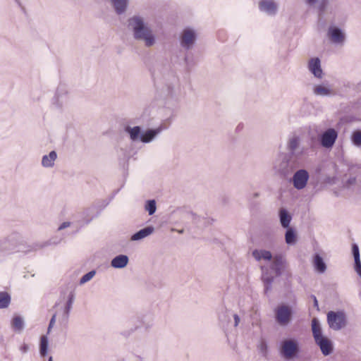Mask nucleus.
Wrapping results in <instances>:
<instances>
[{"instance_id":"nucleus-45","label":"nucleus","mask_w":361,"mask_h":361,"mask_svg":"<svg viewBox=\"0 0 361 361\" xmlns=\"http://www.w3.org/2000/svg\"><path fill=\"white\" fill-rule=\"evenodd\" d=\"M314 304L317 305V300L316 298H314Z\"/></svg>"},{"instance_id":"nucleus-8","label":"nucleus","mask_w":361,"mask_h":361,"mask_svg":"<svg viewBox=\"0 0 361 361\" xmlns=\"http://www.w3.org/2000/svg\"><path fill=\"white\" fill-rule=\"evenodd\" d=\"M197 39V34L195 30L190 27H185L180 35V46L185 49H190L193 47Z\"/></svg>"},{"instance_id":"nucleus-33","label":"nucleus","mask_w":361,"mask_h":361,"mask_svg":"<svg viewBox=\"0 0 361 361\" xmlns=\"http://www.w3.org/2000/svg\"><path fill=\"white\" fill-rule=\"evenodd\" d=\"M95 274L96 271L94 270L90 271L88 273L85 274L80 279V285H83L90 281V280H92L93 277L95 276Z\"/></svg>"},{"instance_id":"nucleus-18","label":"nucleus","mask_w":361,"mask_h":361,"mask_svg":"<svg viewBox=\"0 0 361 361\" xmlns=\"http://www.w3.org/2000/svg\"><path fill=\"white\" fill-rule=\"evenodd\" d=\"M161 131L160 128L156 129H148L140 136V141L144 143L152 142Z\"/></svg>"},{"instance_id":"nucleus-7","label":"nucleus","mask_w":361,"mask_h":361,"mask_svg":"<svg viewBox=\"0 0 361 361\" xmlns=\"http://www.w3.org/2000/svg\"><path fill=\"white\" fill-rule=\"evenodd\" d=\"M275 319L280 326H288L292 320L291 307L286 305L278 306L275 309Z\"/></svg>"},{"instance_id":"nucleus-24","label":"nucleus","mask_w":361,"mask_h":361,"mask_svg":"<svg viewBox=\"0 0 361 361\" xmlns=\"http://www.w3.org/2000/svg\"><path fill=\"white\" fill-rule=\"evenodd\" d=\"M312 263L315 270L318 273L323 274L326 271V265L323 258L319 254L314 255Z\"/></svg>"},{"instance_id":"nucleus-11","label":"nucleus","mask_w":361,"mask_h":361,"mask_svg":"<svg viewBox=\"0 0 361 361\" xmlns=\"http://www.w3.org/2000/svg\"><path fill=\"white\" fill-rule=\"evenodd\" d=\"M309 178V173L306 170L300 169L297 171L292 178L294 188L297 190L304 189L307 185Z\"/></svg>"},{"instance_id":"nucleus-28","label":"nucleus","mask_w":361,"mask_h":361,"mask_svg":"<svg viewBox=\"0 0 361 361\" xmlns=\"http://www.w3.org/2000/svg\"><path fill=\"white\" fill-rule=\"evenodd\" d=\"M25 323L23 319L20 316H15L11 321V326L15 331L21 332L24 329Z\"/></svg>"},{"instance_id":"nucleus-22","label":"nucleus","mask_w":361,"mask_h":361,"mask_svg":"<svg viewBox=\"0 0 361 361\" xmlns=\"http://www.w3.org/2000/svg\"><path fill=\"white\" fill-rule=\"evenodd\" d=\"M279 219L281 225L283 228H290V224L292 219V216L286 209L281 208L279 210Z\"/></svg>"},{"instance_id":"nucleus-46","label":"nucleus","mask_w":361,"mask_h":361,"mask_svg":"<svg viewBox=\"0 0 361 361\" xmlns=\"http://www.w3.org/2000/svg\"><path fill=\"white\" fill-rule=\"evenodd\" d=\"M49 361H53V358H52V357H51H51H49Z\"/></svg>"},{"instance_id":"nucleus-23","label":"nucleus","mask_w":361,"mask_h":361,"mask_svg":"<svg viewBox=\"0 0 361 361\" xmlns=\"http://www.w3.org/2000/svg\"><path fill=\"white\" fill-rule=\"evenodd\" d=\"M125 131L129 135L130 139L133 141H140L141 128L140 126H127L125 128Z\"/></svg>"},{"instance_id":"nucleus-3","label":"nucleus","mask_w":361,"mask_h":361,"mask_svg":"<svg viewBox=\"0 0 361 361\" xmlns=\"http://www.w3.org/2000/svg\"><path fill=\"white\" fill-rule=\"evenodd\" d=\"M299 352V342L295 338H285L280 342L279 353L284 359L293 360Z\"/></svg>"},{"instance_id":"nucleus-37","label":"nucleus","mask_w":361,"mask_h":361,"mask_svg":"<svg viewBox=\"0 0 361 361\" xmlns=\"http://www.w3.org/2000/svg\"><path fill=\"white\" fill-rule=\"evenodd\" d=\"M68 102V97L66 95H61L57 94L56 97V105L58 106H63L64 104H66Z\"/></svg>"},{"instance_id":"nucleus-13","label":"nucleus","mask_w":361,"mask_h":361,"mask_svg":"<svg viewBox=\"0 0 361 361\" xmlns=\"http://www.w3.org/2000/svg\"><path fill=\"white\" fill-rule=\"evenodd\" d=\"M259 8L262 12L273 16L278 12L279 4L274 0H261L259 2Z\"/></svg>"},{"instance_id":"nucleus-16","label":"nucleus","mask_w":361,"mask_h":361,"mask_svg":"<svg viewBox=\"0 0 361 361\" xmlns=\"http://www.w3.org/2000/svg\"><path fill=\"white\" fill-rule=\"evenodd\" d=\"M154 232V228L153 226H147L145 227L137 233H134L130 237V240L132 241H139L141 240L150 235H152Z\"/></svg>"},{"instance_id":"nucleus-32","label":"nucleus","mask_w":361,"mask_h":361,"mask_svg":"<svg viewBox=\"0 0 361 361\" xmlns=\"http://www.w3.org/2000/svg\"><path fill=\"white\" fill-rule=\"evenodd\" d=\"M145 210L148 212L149 215H152L155 213L157 207L156 202L154 200H147L145 206Z\"/></svg>"},{"instance_id":"nucleus-29","label":"nucleus","mask_w":361,"mask_h":361,"mask_svg":"<svg viewBox=\"0 0 361 361\" xmlns=\"http://www.w3.org/2000/svg\"><path fill=\"white\" fill-rule=\"evenodd\" d=\"M49 339L47 336L43 335L40 338L39 353L42 357H45L48 353Z\"/></svg>"},{"instance_id":"nucleus-17","label":"nucleus","mask_w":361,"mask_h":361,"mask_svg":"<svg viewBox=\"0 0 361 361\" xmlns=\"http://www.w3.org/2000/svg\"><path fill=\"white\" fill-rule=\"evenodd\" d=\"M252 255L257 261H271L274 258L270 251L264 249H256Z\"/></svg>"},{"instance_id":"nucleus-38","label":"nucleus","mask_w":361,"mask_h":361,"mask_svg":"<svg viewBox=\"0 0 361 361\" xmlns=\"http://www.w3.org/2000/svg\"><path fill=\"white\" fill-rule=\"evenodd\" d=\"M228 310L226 308H222L219 314V318L221 321H226L228 317Z\"/></svg>"},{"instance_id":"nucleus-5","label":"nucleus","mask_w":361,"mask_h":361,"mask_svg":"<svg viewBox=\"0 0 361 361\" xmlns=\"http://www.w3.org/2000/svg\"><path fill=\"white\" fill-rule=\"evenodd\" d=\"M276 170L283 176L290 173L296 167V161L291 154H282L274 166Z\"/></svg>"},{"instance_id":"nucleus-14","label":"nucleus","mask_w":361,"mask_h":361,"mask_svg":"<svg viewBox=\"0 0 361 361\" xmlns=\"http://www.w3.org/2000/svg\"><path fill=\"white\" fill-rule=\"evenodd\" d=\"M287 267V262L285 258L281 255H275L273 258V262L271 265L276 276L282 274L283 271Z\"/></svg>"},{"instance_id":"nucleus-30","label":"nucleus","mask_w":361,"mask_h":361,"mask_svg":"<svg viewBox=\"0 0 361 361\" xmlns=\"http://www.w3.org/2000/svg\"><path fill=\"white\" fill-rule=\"evenodd\" d=\"M285 240L286 243L288 245L295 244L296 242V235L295 233L292 228H287V231L285 234Z\"/></svg>"},{"instance_id":"nucleus-1","label":"nucleus","mask_w":361,"mask_h":361,"mask_svg":"<svg viewBox=\"0 0 361 361\" xmlns=\"http://www.w3.org/2000/svg\"><path fill=\"white\" fill-rule=\"evenodd\" d=\"M128 29L137 42L144 44L146 47H152L157 43V35L153 29L146 23L144 17L135 15L128 20Z\"/></svg>"},{"instance_id":"nucleus-25","label":"nucleus","mask_w":361,"mask_h":361,"mask_svg":"<svg viewBox=\"0 0 361 361\" xmlns=\"http://www.w3.org/2000/svg\"><path fill=\"white\" fill-rule=\"evenodd\" d=\"M352 251L355 260V271L357 274V275L361 278V262L360 259V252L359 247L356 244L353 245Z\"/></svg>"},{"instance_id":"nucleus-34","label":"nucleus","mask_w":361,"mask_h":361,"mask_svg":"<svg viewBox=\"0 0 361 361\" xmlns=\"http://www.w3.org/2000/svg\"><path fill=\"white\" fill-rule=\"evenodd\" d=\"M351 140L355 145L361 146V130L354 131Z\"/></svg>"},{"instance_id":"nucleus-20","label":"nucleus","mask_w":361,"mask_h":361,"mask_svg":"<svg viewBox=\"0 0 361 361\" xmlns=\"http://www.w3.org/2000/svg\"><path fill=\"white\" fill-rule=\"evenodd\" d=\"M110 1L117 14L121 15L126 11L128 0H110Z\"/></svg>"},{"instance_id":"nucleus-39","label":"nucleus","mask_w":361,"mask_h":361,"mask_svg":"<svg viewBox=\"0 0 361 361\" xmlns=\"http://www.w3.org/2000/svg\"><path fill=\"white\" fill-rule=\"evenodd\" d=\"M29 345L26 343H23L20 347V350L22 353H26L28 352L29 350Z\"/></svg>"},{"instance_id":"nucleus-21","label":"nucleus","mask_w":361,"mask_h":361,"mask_svg":"<svg viewBox=\"0 0 361 361\" xmlns=\"http://www.w3.org/2000/svg\"><path fill=\"white\" fill-rule=\"evenodd\" d=\"M56 158V152L55 151H51L49 154H46L42 157V165L45 168H51L54 166V162Z\"/></svg>"},{"instance_id":"nucleus-12","label":"nucleus","mask_w":361,"mask_h":361,"mask_svg":"<svg viewBox=\"0 0 361 361\" xmlns=\"http://www.w3.org/2000/svg\"><path fill=\"white\" fill-rule=\"evenodd\" d=\"M300 138L298 135H292L289 137L287 147L290 151L291 155L298 157L304 153V147L300 145Z\"/></svg>"},{"instance_id":"nucleus-6","label":"nucleus","mask_w":361,"mask_h":361,"mask_svg":"<svg viewBox=\"0 0 361 361\" xmlns=\"http://www.w3.org/2000/svg\"><path fill=\"white\" fill-rule=\"evenodd\" d=\"M326 37L332 44L338 47H343L347 38L345 31L334 25H331L328 27Z\"/></svg>"},{"instance_id":"nucleus-44","label":"nucleus","mask_w":361,"mask_h":361,"mask_svg":"<svg viewBox=\"0 0 361 361\" xmlns=\"http://www.w3.org/2000/svg\"><path fill=\"white\" fill-rule=\"evenodd\" d=\"M52 327H50V326L49 325L48 326V329H47V333L49 334L51 330Z\"/></svg>"},{"instance_id":"nucleus-42","label":"nucleus","mask_w":361,"mask_h":361,"mask_svg":"<svg viewBox=\"0 0 361 361\" xmlns=\"http://www.w3.org/2000/svg\"><path fill=\"white\" fill-rule=\"evenodd\" d=\"M56 314H54L52 316V317H51V320L49 322V325L50 326V327H53L54 326V324L56 322Z\"/></svg>"},{"instance_id":"nucleus-10","label":"nucleus","mask_w":361,"mask_h":361,"mask_svg":"<svg viewBox=\"0 0 361 361\" xmlns=\"http://www.w3.org/2000/svg\"><path fill=\"white\" fill-rule=\"evenodd\" d=\"M312 90L313 94L317 97H330L336 94V92L332 85L328 82H322L313 85Z\"/></svg>"},{"instance_id":"nucleus-26","label":"nucleus","mask_w":361,"mask_h":361,"mask_svg":"<svg viewBox=\"0 0 361 361\" xmlns=\"http://www.w3.org/2000/svg\"><path fill=\"white\" fill-rule=\"evenodd\" d=\"M262 279L264 284L265 291L267 292L271 290V283L274 281V276H271L269 274V271H268L267 268H266L264 267H262Z\"/></svg>"},{"instance_id":"nucleus-4","label":"nucleus","mask_w":361,"mask_h":361,"mask_svg":"<svg viewBox=\"0 0 361 361\" xmlns=\"http://www.w3.org/2000/svg\"><path fill=\"white\" fill-rule=\"evenodd\" d=\"M326 319L329 328L334 331H339L347 325V317L343 311H330Z\"/></svg>"},{"instance_id":"nucleus-9","label":"nucleus","mask_w":361,"mask_h":361,"mask_svg":"<svg viewBox=\"0 0 361 361\" xmlns=\"http://www.w3.org/2000/svg\"><path fill=\"white\" fill-rule=\"evenodd\" d=\"M338 135V133L336 129L329 128L320 134L319 143L323 147L331 149L334 145Z\"/></svg>"},{"instance_id":"nucleus-19","label":"nucleus","mask_w":361,"mask_h":361,"mask_svg":"<svg viewBox=\"0 0 361 361\" xmlns=\"http://www.w3.org/2000/svg\"><path fill=\"white\" fill-rule=\"evenodd\" d=\"M129 258L127 255H119L111 260V265L116 269H123L127 266Z\"/></svg>"},{"instance_id":"nucleus-43","label":"nucleus","mask_w":361,"mask_h":361,"mask_svg":"<svg viewBox=\"0 0 361 361\" xmlns=\"http://www.w3.org/2000/svg\"><path fill=\"white\" fill-rule=\"evenodd\" d=\"M355 183V178H350L348 180V183L350 184V185L354 184Z\"/></svg>"},{"instance_id":"nucleus-15","label":"nucleus","mask_w":361,"mask_h":361,"mask_svg":"<svg viewBox=\"0 0 361 361\" xmlns=\"http://www.w3.org/2000/svg\"><path fill=\"white\" fill-rule=\"evenodd\" d=\"M308 70L317 78L321 79L323 77V71L319 58H313L309 61Z\"/></svg>"},{"instance_id":"nucleus-2","label":"nucleus","mask_w":361,"mask_h":361,"mask_svg":"<svg viewBox=\"0 0 361 361\" xmlns=\"http://www.w3.org/2000/svg\"><path fill=\"white\" fill-rule=\"evenodd\" d=\"M312 331L315 343L319 347L324 356L331 355L334 351L333 341L323 334L319 321L317 318L312 320Z\"/></svg>"},{"instance_id":"nucleus-36","label":"nucleus","mask_w":361,"mask_h":361,"mask_svg":"<svg viewBox=\"0 0 361 361\" xmlns=\"http://www.w3.org/2000/svg\"><path fill=\"white\" fill-rule=\"evenodd\" d=\"M257 348L259 351L262 354V355L265 356L267 352V344L264 340H261L257 345Z\"/></svg>"},{"instance_id":"nucleus-40","label":"nucleus","mask_w":361,"mask_h":361,"mask_svg":"<svg viewBox=\"0 0 361 361\" xmlns=\"http://www.w3.org/2000/svg\"><path fill=\"white\" fill-rule=\"evenodd\" d=\"M233 319H234V326L236 327L239 324V323L240 322V319L239 316L236 314H233Z\"/></svg>"},{"instance_id":"nucleus-31","label":"nucleus","mask_w":361,"mask_h":361,"mask_svg":"<svg viewBox=\"0 0 361 361\" xmlns=\"http://www.w3.org/2000/svg\"><path fill=\"white\" fill-rule=\"evenodd\" d=\"M11 302V297L6 292H0V308H6Z\"/></svg>"},{"instance_id":"nucleus-27","label":"nucleus","mask_w":361,"mask_h":361,"mask_svg":"<svg viewBox=\"0 0 361 361\" xmlns=\"http://www.w3.org/2000/svg\"><path fill=\"white\" fill-rule=\"evenodd\" d=\"M75 300V294L73 292H71L68 297V300L66 305V307L64 308L63 314V319L64 320H67L69 317V313L71 312V310L72 309L73 303Z\"/></svg>"},{"instance_id":"nucleus-35","label":"nucleus","mask_w":361,"mask_h":361,"mask_svg":"<svg viewBox=\"0 0 361 361\" xmlns=\"http://www.w3.org/2000/svg\"><path fill=\"white\" fill-rule=\"evenodd\" d=\"M321 0H305L307 5L310 7H318L319 10L323 9V4H320Z\"/></svg>"},{"instance_id":"nucleus-41","label":"nucleus","mask_w":361,"mask_h":361,"mask_svg":"<svg viewBox=\"0 0 361 361\" xmlns=\"http://www.w3.org/2000/svg\"><path fill=\"white\" fill-rule=\"evenodd\" d=\"M71 225V223L69 221H66V222H63L59 227V230H63L66 228H68Z\"/></svg>"}]
</instances>
